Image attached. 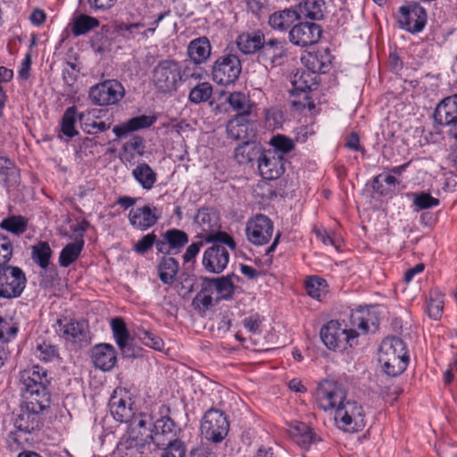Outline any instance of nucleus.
Wrapping results in <instances>:
<instances>
[{"instance_id": "nucleus-40", "label": "nucleus", "mask_w": 457, "mask_h": 457, "mask_svg": "<svg viewBox=\"0 0 457 457\" xmlns=\"http://www.w3.org/2000/svg\"><path fill=\"white\" fill-rule=\"evenodd\" d=\"M84 114H77V107L71 106L67 108L62 115L61 122V130L68 137L71 138L79 134L75 129L77 119L83 120Z\"/></svg>"}, {"instance_id": "nucleus-35", "label": "nucleus", "mask_w": 457, "mask_h": 457, "mask_svg": "<svg viewBox=\"0 0 457 457\" xmlns=\"http://www.w3.org/2000/svg\"><path fill=\"white\" fill-rule=\"evenodd\" d=\"M154 441L157 445L161 443V437H166L169 441L177 439V435L179 432V428L176 423L168 416L162 417L154 423Z\"/></svg>"}, {"instance_id": "nucleus-50", "label": "nucleus", "mask_w": 457, "mask_h": 457, "mask_svg": "<svg viewBox=\"0 0 457 457\" xmlns=\"http://www.w3.org/2000/svg\"><path fill=\"white\" fill-rule=\"evenodd\" d=\"M326 281L319 277H312L305 283V288L307 294L317 300L326 294Z\"/></svg>"}, {"instance_id": "nucleus-55", "label": "nucleus", "mask_w": 457, "mask_h": 457, "mask_svg": "<svg viewBox=\"0 0 457 457\" xmlns=\"http://www.w3.org/2000/svg\"><path fill=\"white\" fill-rule=\"evenodd\" d=\"M36 355L44 361H51L58 356V349L55 345L43 342L37 345Z\"/></svg>"}, {"instance_id": "nucleus-19", "label": "nucleus", "mask_w": 457, "mask_h": 457, "mask_svg": "<svg viewBox=\"0 0 457 457\" xmlns=\"http://www.w3.org/2000/svg\"><path fill=\"white\" fill-rule=\"evenodd\" d=\"M225 244L212 243L204 253L203 265L204 269L212 273H220L227 267L229 261V253Z\"/></svg>"}, {"instance_id": "nucleus-15", "label": "nucleus", "mask_w": 457, "mask_h": 457, "mask_svg": "<svg viewBox=\"0 0 457 457\" xmlns=\"http://www.w3.org/2000/svg\"><path fill=\"white\" fill-rule=\"evenodd\" d=\"M398 21L402 29L411 33L420 32L427 23L426 10L418 3L401 6Z\"/></svg>"}, {"instance_id": "nucleus-6", "label": "nucleus", "mask_w": 457, "mask_h": 457, "mask_svg": "<svg viewBox=\"0 0 457 457\" xmlns=\"http://www.w3.org/2000/svg\"><path fill=\"white\" fill-rule=\"evenodd\" d=\"M335 421L337 428L345 432L361 431L366 425V415L363 407L355 401L346 400L337 410Z\"/></svg>"}, {"instance_id": "nucleus-42", "label": "nucleus", "mask_w": 457, "mask_h": 457, "mask_svg": "<svg viewBox=\"0 0 457 457\" xmlns=\"http://www.w3.org/2000/svg\"><path fill=\"white\" fill-rule=\"evenodd\" d=\"M100 25L99 21L87 14H79L74 18L71 24V32L75 37L86 35Z\"/></svg>"}, {"instance_id": "nucleus-60", "label": "nucleus", "mask_w": 457, "mask_h": 457, "mask_svg": "<svg viewBox=\"0 0 457 457\" xmlns=\"http://www.w3.org/2000/svg\"><path fill=\"white\" fill-rule=\"evenodd\" d=\"M443 309L444 302L441 298H431L427 304L428 314L435 320L442 317Z\"/></svg>"}, {"instance_id": "nucleus-64", "label": "nucleus", "mask_w": 457, "mask_h": 457, "mask_svg": "<svg viewBox=\"0 0 457 457\" xmlns=\"http://www.w3.org/2000/svg\"><path fill=\"white\" fill-rule=\"evenodd\" d=\"M243 323L245 328L251 333H258L260 331L262 320L258 314H253L245 318Z\"/></svg>"}, {"instance_id": "nucleus-17", "label": "nucleus", "mask_w": 457, "mask_h": 457, "mask_svg": "<svg viewBox=\"0 0 457 457\" xmlns=\"http://www.w3.org/2000/svg\"><path fill=\"white\" fill-rule=\"evenodd\" d=\"M322 34L320 25L314 22H299L289 31V41L297 46L307 47L318 43Z\"/></svg>"}, {"instance_id": "nucleus-29", "label": "nucleus", "mask_w": 457, "mask_h": 457, "mask_svg": "<svg viewBox=\"0 0 457 457\" xmlns=\"http://www.w3.org/2000/svg\"><path fill=\"white\" fill-rule=\"evenodd\" d=\"M289 434L294 442L303 449H308L320 438L313 430L303 422H295L290 426Z\"/></svg>"}, {"instance_id": "nucleus-63", "label": "nucleus", "mask_w": 457, "mask_h": 457, "mask_svg": "<svg viewBox=\"0 0 457 457\" xmlns=\"http://www.w3.org/2000/svg\"><path fill=\"white\" fill-rule=\"evenodd\" d=\"M203 246V242H194L187 246L185 253L183 254V261L185 263L190 262L195 260Z\"/></svg>"}, {"instance_id": "nucleus-8", "label": "nucleus", "mask_w": 457, "mask_h": 457, "mask_svg": "<svg viewBox=\"0 0 457 457\" xmlns=\"http://www.w3.org/2000/svg\"><path fill=\"white\" fill-rule=\"evenodd\" d=\"M27 285V278L21 268L7 265L0 267V298L19 297Z\"/></svg>"}, {"instance_id": "nucleus-54", "label": "nucleus", "mask_w": 457, "mask_h": 457, "mask_svg": "<svg viewBox=\"0 0 457 457\" xmlns=\"http://www.w3.org/2000/svg\"><path fill=\"white\" fill-rule=\"evenodd\" d=\"M186 451L185 444L181 440L174 439L168 442L162 457H185Z\"/></svg>"}, {"instance_id": "nucleus-28", "label": "nucleus", "mask_w": 457, "mask_h": 457, "mask_svg": "<svg viewBox=\"0 0 457 457\" xmlns=\"http://www.w3.org/2000/svg\"><path fill=\"white\" fill-rule=\"evenodd\" d=\"M265 41L264 34L261 30L245 32L240 34L236 40L238 50L244 54H253L262 52Z\"/></svg>"}, {"instance_id": "nucleus-23", "label": "nucleus", "mask_w": 457, "mask_h": 457, "mask_svg": "<svg viewBox=\"0 0 457 457\" xmlns=\"http://www.w3.org/2000/svg\"><path fill=\"white\" fill-rule=\"evenodd\" d=\"M187 234L178 228H170L165 231L162 238L157 243V252L163 254H176L187 244Z\"/></svg>"}, {"instance_id": "nucleus-62", "label": "nucleus", "mask_w": 457, "mask_h": 457, "mask_svg": "<svg viewBox=\"0 0 457 457\" xmlns=\"http://www.w3.org/2000/svg\"><path fill=\"white\" fill-rule=\"evenodd\" d=\"M82 128L87 134H96L107 130L110 128V124L104 121L84 122Z\"/></svg>"}, {"instance_id": "nucleus-49", "label": "nucleus", "mask_w": 457, "mask_h": 457, "mask_svg": "<svg viewBox=\"0 0 457 457\" xmlns=\"http://www.w3.org/2000/svg\"><path fill=\"white\" fill-rule=\"evenodd\" d=\"M324 2L321 0H305L301 4L303 14L311 20H320L323 18Z\"/></svg>"}, {"instance_id": "nucleus-10", "label": "nucleus", "mask_w": 457, "mask_h": 457, "mask_svg": "<svg viewBox=\"0 0 457 457\" xmlns=\"http://www.w3.org/2000/svg\"><path fill=\"white\" fill-rule=\"evenodd\" d=\"M228 430L229 422L223 411L212 408L205 412L201 431L207 440L215 444L220 443L227 436Z\"/></svg>"}, {"instance_id": "nucleus-14", "label": "nucleus", "mask_w": 457, "mask_h": 457, "mask_svg": "<svg viewBox=\"0 0 457 457\" xmlns=\"http://www.w3.org/2000/svg\"><path fill=\"white\" fill-rule=\"evenodd\" d=\"M59 328L57 333L64 340L82 346L89 343V329L87 322L85 320H77L74 319H58Z\"/></svg>"}, {"instance_id": "nucleus-38", "label": "nucleus", "mask_w": 457, "mask_h": 457, "mask_svg": "<svg viewBox=\"0 0 457 457\" xmlns=\"http://www.w3.org/2000/svg\"><path fill=\"white\" fill-rule=\"evenodd\" d=\"M84 244L83 235L81 234L75 242L66 245L60 253V266L67 268L73 263L80 255Z\"/></svg>"}, {"instance_id": "nucleus-26", "label": "nucleus", "mask_w": 457, "mask_h": 457, "mask_svg": "<svg viewBox=\"0 0 457 457\" xmlns=\"http://www.w3.org/2000/svg\"><path fill=\"white\" fill-rule=\"evenodd\" d=\"M435 120L444 126L451 127L457 121V95L443 99L434 112Z\"/></svg>"}, {"instance_id": "nucleus-45", "label": "nucleus", "mask_w": 457, "mask_h": 457, "mask_svg": "<svg viewBox=\"0 0 457 457\" xmlns=\"http://www.w3.org/2000/svg\"><path fill=\"white\" fill-rule=\"evenodd\" d=\"M50 245L46 241H40L32 246V260L42 269H46L52 256Z\"/></svg>"}, {"instance_id": "nucleus-48", "label": "nucleus", "mask_w": 457, "mask_h": 457, "mask_svg": "<svg viewBox=\"0 0 457 457\" xmlns=\"http://www.w3.org/2000/svg\"><path fill=\"white\" fill-rule=\"evenodd\" d=\"M270 145L273 147L272 152L284 155L295 149V141L282 134H278L270 138Z\"/></svg>"}, {"instance_id": "nucleus-36", "label": "nucleus", "mask_w": 457, "mask_h": 457, "mask_svg": "<svg viewBox=\"0 0 457 457\" xmlns=\"http://www.w3.org/2000/svg\"><path fill=\"white\" fill-rule=\"evenodd\" d=\"M145 443L139 442L129 434H125L118 443L115 454L118 457H137L145 446Z\"/></svg>"}, {"instance_id": "nucleus-16", "label": "nucleus", "mask_w": 457, "mask_h": 457, "mask_svg": "<svg viewBox=\"0 0 457 457\" xmlns=\"http://www.w3.org/2000/svg\"><path fill=\"white\" fill-rule=\"evenodd\" d=\"M129 393L121 388L115 389L109 399V410L113 419L127 423L136 413Z\"/></svg>"}, {"instance_id": "nucleus-7", "label": "nucleus", "mask_w": 457, "mask_h": 457, "mask_svg": "<svg viewBox=\"0 0 457 457\" xmlns=\"http://www.w3.org/2000/svg\"><path fill=\"white\" fill-rule=\"evenodd\" d=\"M242 71V63L239 57L234 54L219 56L212 66V80L221 86L233 84Z\"/></svg>"}, {"instance_id": "nucleus-11", "label": "nucleus", "mask_w": 457, "mask_h": 457, "mask_svg": "<svg viewBox=\"0 0 457 457\" xmlns=\"http://www.w3.org/2000/svg\"><path fill=\"white\" fill-rule=\"evenodd\" d=\"M125 95V89L116 79H107L93 86L89 90V99L99 106L112 105L119 103Z\"/></svg>"}, {"instance_id": "nucleus-52", "label": "nucleus", "mask_w": 457, "mask_h": 457, "mask_svg": "<svg viewBox=\"0 0 457 457\" xmlns=\"http://www.w3.org/2000/svg\"><path fill=\"white\" fill-rule=\"evenodd\" d=\"M13 254V244L12 240L0 234V267L7 266Z\"/></svg>"}, {"instance_id": "nucleus-34", "label": "nucleus", "mask_w": 457, "mask_h": 457, "mask_svg": "<svg viewBox=\"0 0 457 457\" xmlns=\"http://www.w3.org/2000/svg\"><path fill=\"white\" fill-rule=\"evenodd\" d=\"M212 284L207 281V278H203L200 291L192 300L193 308L199 313L204 314L212 305L214 294L212 291Z\"/></svg>"}, {"instance_id": "nucleus-27", "label": "nucleus", "mask_w": 457, "mask_h": 457, "mask_svg": "<svg viewBox=\"0 0 457 457\" xmlns=\"http://www.w3.org/2000/svg\"><path fill=\"white\" fill-rule=\"evenodd\" d=\"M227 134L234 140H251L254 137L253 124L244 115H236L227 124Z\"/></svg>"}, {"instance_id": "nucleus-3", "label": "nucleus", "mask_w": 457, "mask_h": 457, "mask_svg": "<svg viewBox=\"0 0 457 457\" xmlns=\"http://www.w3.org/2000/svg\"><path fill=\"white\" fill-rule=\"evenodd\" d=\"M195 221L201 228L203 238L206 243H222L231 250L237 248L233 237L227 232L220 230V219L214 210L209 208L198 210Z\"/></svg>"}, {"instance_id": "nucleus-61", "label": "nucleus", "mask_w": 457, "mask_h": 457, "mask_svg": "<svg viewBox=\"0 0 457 457\" xmlns=\"http://www.w3.org/2000/svg\"><path fill=\"white\" fill-rule=\"evenodd\" d=\"M16 170L10 159L0 157V179L4 183L8 182L11 176H13Z\"/></svg>"}, {"instance_id": "nucleus-31", "label": "nucleus", "mask_w": 457, "mask_h": 457, "mask_svg": "<svg viewBox=\"0 0 457 457\" xmlns=\"http://www.w3.org/2000/svg\"><path fill=\"white\" fill-rule=\"evenodd\" d=\"M212 46L206 37L193 39L187 46V54L195 64L204 63L210 57Z\"/></svg>"}, {"instance_id": "nucleus-24", "label": "nucleus", "mask_w": 457, "mask_h": 457, "mask_svg": "<svg viewBox=\"0 0 457 457\" xmlns=\"http://www.w3.org/2000/svg\"><path fill=\"white\" fill-rule=\"evenodd\" d=\"M91 359L96 368L108 371L116 364V351L110 344H99L92 348Z\"/></svg>"}, {"instance_id": "nucleus-43", "label": "nucleus", "mask_w": 457, "mask_h": 457, "mask_svg": "<svg viewBox=\"0 0 457 457\" xmlns=\"http://www.w3.org/2000/svg\"><path fill=\"white\" fill-rule=\"evenodd\" d=\"M227 102L234 111L238 112L237 115H244V117H248L250 115L252 106L249 98L244 93H230L227 98Z\"/></svg>"}, {"instance_id": "nucleus-37", "label": "nucleus", "mask_w": 457, "mask_h": 457, "mask_svg": "<svg viewBox=\"0 0 457 457\" xmlns=\"http://www.w3.org/2000/svg\"><path fill=\"white\" fill-rule=\"evenodd\" d=\"M131 174L145 190H151L157 181V173L145 162L137 164Z\"/></svg>"}, {"instance_id": "nucleus-39", "label": "nucleus", "mask_w": 457, "mask_h": 457, "mask_svg": "<svg viewBox=\"0 0 457 457\" xmlns=\"http://www.w3.org/2000/svg\"><path fill=\"white\" fill-rule=\"evenodd\" d=\"M303 60L305 61L307 68L312 73H325L330 64V55L327 51L309 54Z\"/></svg>"}, {"instance_id": "nucleus-33", "label": "nucleus", "mask_w": 457, "mask_h": 457, "mask_svg": "<svg viewBox=\"0 0 457 457\" xmlns=\"http://www.w3.org/2000/svg\"><path fill=\"white\" fill-rule=\"evenodd\" d=\"M263 150L255 142L246 140L235 149V159L239 164L253 163V161H259Z\"/></svg>"}, {"instance_id": "nucleus-47", "label": "nucleus", "mask_w": 457, "mask_h": 457, "mask_svg": "<svg viewBox=\"0 0 457 457\" xmlns=\"http://www.w3.org/2000/svg\"><path fill=\"white\" fill-rule=\"evenodd\" d=\"M212 86L209 82H201L194 87L188 95V100L193 104L207 102L212 96Z\"/></svg>"}, {"instance_id": "nucleus-44", "label": "nucleus", "mask_w": 457, "mask_h": 457, "mask_svg": "<svg viewBox=\"0 0 457 457\" xmlns=\"http://www.w3.org/2000/svg\"><path fill=\"white\" fill-rule=\"evenodd\" d=\"M207 281L212 284V291L217 292L218 299H228L234 294V284L229 277H221L217 278H208Z\"/></svg>"}, {"instance_id": "nucleus-53", "label": "nucleus", "mask_w": 457, "mask_h": 457, "mask_svg": "<svg viewBox=\"0 0 457 457\" xmlns=\"http://www.w3.org/2000/svg\"><path fill=\"white\" fill-rule=\"evenodd\" d=\"M159 240L160 239H157V236L154 232L146 234L134 245L133 250L139 254H145L150 251L154 245L157 248V243Z\"/></svg>"}, {"instance_id": "nucleus-46", "label": "nucleus", "mask_w": 457, "mask_h": 457, "mask_svg": "<svg viewBox=\"0 0 457 457\" xmlns=\"http://www.w3.org/2000/svg\"><path fill=\"white\" fill-rule=\"evenodd\" d=\"M0 227L16 236L23 234L28 228V220L21 215H12L4 219Z\"/></svg>"}, {"instance_id": "nucleus-2", "label": "nucleus", "mask_w": 457, "mask_h": 457, "mask_svg": "<svg viewBox=\"0 0 457 457\" xmlns=\"http://www.w3.org/2000/svg\"><path fill=\"white\" fill-rule=\"evenodd\" d=\"M378 361L388 376L401 375L409 363L405 343L396 337L385 338L380 345Z\"/></svg>"}, {"instance_id": "nucleus-5", "label": "nucleus", "mask_w": 457, "mask_h": 457, "mask_svg": "<svg viewBox=\"0 0 457 457\" xmlns=\"http://www.w3.org/2000/svg\"><path fill=\"white\" fill-rule=\"evenodd\" d=\"M152 79L161 93L176 91L182 79L179 63L170 59L160 61L153 70Z\"/></svg>"}, {"instance_id": "nucleus-57", "label": "nucleus", "mask_w": 457, "mask_h": 457, "mask_svg": "<svg viewBox=\"0 0 457 457\" xmlns=\"http://www.w3.org/2000/svg\"><path fill=\"white\" fill-rule=\"evenodd\" d=\"M310 77L309 72H302L300 75L295 74L292 82L295 89L302 92L312 90L315 83L312 82V79H309Z\"/></svg>"}, {"instance_id": "nucleus-32", "label": "nucleus", "mask_w": 457, "mask_h": 457, "mask_svg": "<svg viewBox=\"0 0 457 457\" xmlns=\"http://www.w3.org/2000/svg\"><path fill=\"white\" fill-rule=\"evenodd\" d=\"M300 19L298 12L291 8L275 12L269 17V25L275 30L285 31Z\"/></svg>"}, {"instance_id": "nucleus-12", "label": "nucleus", "mask_w": 457, "mask_h": 457, "mask_svg": "<svg viewBox=\"0 0 457 457\" xmlns=\"http://www.w3.org/2000/svg\"><path fill=\"white\" fill-rule=\"evenodd\" d=\"M316 403L318 406L325 411H335L340 408L346 401V392L342 385L326 381L320 384L316 390Z\"/></svg>"}, {"instance_id": "nucleus-21", "label": "nucleus", "mask_w": 457, "mask_h": 457, "mask_svg": "<svg viewBox=\"0 0 457 457\" xmlns=\"http://www.w3.org/2000/svg\"><path fill=\"white\" fill-rule=\"evenodd\" d=\"M160 218L158 208L154 204L131 209L128 219L129 224L136 229L145 231L154 227Z\"/></svg>"}, {"instance_id": "nucleus-9", "label": "nucleus", "mask_w": 457, "mask_h": 457, "mask_svg": "<svg viewBox=\"0 0 457 457\" xmlns=\"http://www.w3.org/2000/svg\"><path fill=\"white\" fill-rule=\"evenodd\" d=\"M320 338L324 345L329 350H343L349 345L352 346V341L358 337L354 329H347L337 320H330L324 325L320 332Z\"/></svg>"}, {"instance_id": "nucleus-1", "label": "nucleus", "mask_w": 457, "mask_h": 457, "mask_svg": "<svg viewBox=\"0 0 457 457\" xmlns=\"http://www.w3.org/2000/svg\"><path fill=\"white\" fill-rule=\"evenodd\" d=\"M49 383L47 370L38 365L20 372V386L23 399L50 403Z\"/></svg>"}, {"instance_id": "nucleus-56", "label": "nucleus", "mask_w": 457, "mask_h": 457, "mask_svg": "<svg viewBox=\"0 0 457 457\" xmlns=\"http://www.w3.org/2000/svg\"><path fill=\"white\" fill-rule=\"evenodd\" d=\"M18 333V327L10 320L0 317V341L9 342Z\"/></svg>"}, {"instance_id": "nucleus-58", "label": "nucleus", "mask_w": 457, "mask_h": 457, "mask_svg": "<svg viewBox=\"0 0 457 457\" xmlns=\"http://www.w3.org/2000/svg\"><path fill=\"white\" fill-rule=\"evenodd\" d=\"M139 338L145 345L154 350H162L163 348L162 339L152 332L143 331Z\"/></svg>"}, {"instance_id": "nucleus-18", "label": "nucleus", "mask_w": 457, "mask_h": 457, "mask_svg": "<svg viewBox=\"0 0 457 457\" xmlns=\"http://www.w3.org/2000/svg\"><path fill=\"white\" fill-rule=\"evenodd\" d=\"M285 162L284 156L271 150L263 151L258 161L260 175L265 179H277L285 171Z\"/></svg>"}, {"instance_id": "nucleus-41", "label": "nucleus", "mask_w": 457, "mask_h": 457, "mask_svg": "<svg viewBox=\"0 0 457 457\" xmlns=\"http://www.w3.org/2000/svg\"><path fill=\"white\" fill-rule=\"evenodd\" d=\"M158 270L162 282L171 285L179 271V262L173 257L164 256L159 263Z\"/></svg>"}, {"instance_id": "nucleus-22", "label": "nucleus", "mask_w": 457, "mask_h": 457, "mask_svg": "<svg viewBox=\"0 0 457 457\" xmlns=\"http://www.w3.org/2000/svg\"><path fill=\"white\" fill-rule=\"evenodd\" d=\"M127 423L129 424L127 434L130 435V436L146 445L154 442V423L148 414L142 412L135 413L133 418Z\"/></svg>"}, {"instance_id": "nucleus-30", "label": "nucleus", "mask_w": 457, "mask_h": 457, "mask_svg": "<svg viewBox=\"0 0 457 457\" xmlns=\"http://www.w3.org/2000/svg\"><path fill=\"white\" fill-rule=\"evenodd\" d=\"M156 120L154 115H139L129 119L120 125L114 126L112 131L117 137L120 138L129 132L151 127Z\"/></svg>"}, {"instance_id": "nucleus-13", "label": "nucleus", "mask_w": 457, "mask_h": 457, "mask_svg": "<svg viewBox=\"0 0 457 457\" xmlns=\"http://www.w3.org/2000/svg\"><path fill=\"white\" fill-rule=\"evenodd\" d=\"M273 221L266 215L259 213L250 218L245 224L247 240L254 245L268 244L273 235Z\"/></svg>"}, {"instance_id": "nucleus-51", "label": "nucleus", "mask_w": 457, "mask_h": 457, "mask_svg": "<svg viewBox=\"0 0 457 457\" xmlns=\"http://www.w3.org/2000/svg\"><path fill=\"white\" fill-rule=\"evenodd\" d=\"M413 205L419 210L430 209L438 206L439 199L433 197L429 193L420 192L414 195Z\"/></svg>"}, {"instance_id": "nucleus-25", "label": "nucleus", "mask_w": 457, "mask_h": 457, "mask_svg": "<svg viewBox=\"0 0 457 457\" xmlns=\"http://www.w3.org/2000/svg\"><path fill=\"white\" fill-rule=\"evenodd\" d=\"M111 328L116 344L125 357H136L137 353L130 345V334L121 318L112 320Z\"/></svg>"}, {"instance_id": "nucleus-59", "label": "nucleus", "mask_w": 457, "mask_h": 457, "mask_svg": "<svg viewBox=\"0 0 457 457\" xmlns=\"http://www.w3.org/2000/svg\"><path fill=\"white\" fill-rule=\"evenodd\" d=\"M367 313L362 311H357L351 315V326L352 328L355 330V328L360 329L362 333H367L369 331L368 320L365 317Z\"/></svg>"}, {"instance_id": "nucleus-4", "label": "nucleus", "mask_w": 457, "mask_h": 457, "mask_svg": "<svg viewBox=\"0 0 457 457\" xmlns=\"http://www.w3.org/2000/svg\"><path fill=\"white\" fill-rule=\"evenodd\" d=\"M48 407L49 403L23 399L20 411L13 419L15 428L25 434L39 429L43 425L42 412Z\"/></svg>"}, {"instance_id": "nucleus-20", "label": "nucleus", "mask_w": 457, "mask_h": 457, "mask_svg": "<svg viewBox=\"0 0 457 457\" xmlns=\"http://www.w3.org/2000/svg\"><path fill=\"white\" fill-rule=\"evenodd\" d=\"M260 57L272 67L281 66L288 57L287 43L285 39L270 38L264 41Z\"/></svg>"}]
</instances>
